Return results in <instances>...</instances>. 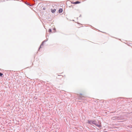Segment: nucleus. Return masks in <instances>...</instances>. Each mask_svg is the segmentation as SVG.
I'll return each mask as SVG.
<instances>
[{"label":"nucleus","instance_id":"nucleus-12","mask_svg":"<svg viewBox=\"0 0 132 132\" xmlns=\"http://www.w3.org/2000/svg\"><path fill=\"white\" fill-rule=\"evenodd\" d=\"M26 4H27V5H29V4L28 3H26Z\"/></svg>","mask_w":132,"mask_h":132},{"label":"nucleus","instance_id":"nucleus-5","mask_svg":"<svg viewBox=\"0 0 132 132\" xmlns=\"http://www.w3.org/2000/svg\"><path fill=\"white\" fill-rule=\"evenodd\" d=\"M56 11V9H51V11L52 13H54Z\"/></svg>","mask_w":132,"mask_h":132},{"label":"nucleus","instance_id":"nucleus-2","mask_svg":"<svg viewBox=\"0 0 132 132\" xmlns=\"http://www.w3.org/2000/svg\"><path fill=\"white\" fill-rule=\"evenodd\" d=\"M95 120L94 121L89 120L88 121V123L90 125H92V124L96 125V124L95 123Z\"/></svg>","mask_w":132,"mask_h":132},{"label":"nucleus","instance_id":"nucleus-13","mask_svg":"<svg viewBox=\"0 0 132 132\" xmlns=\"http://www.w3.org/2000/svg\"><path fill=\"white\" fill-rule=\"evenodd\" d=\"M103 132H107V131H104Z\"/></svg>","mask_w":132,"mask_h":132},{"label":"nucleus","instance_id":"nucleus-6","mask_svg":"<svg viewBox=\"0 0 132 132\" xmlns=\"http://www.w3.org/2000/svg\"><path fill=\"white\" fill-rule=\"evenodd\" d=\"M80 3V2H79L78 1H76L75 2H73V4H79V3Z\"/></svg>","mask_w":132,"mask_h":132},{"label":"nucleus","instance_id":"nucleus-10","mask_svg":"<svg viewBox=\"0 0 132 132\" xmlns=\"http://www.w3.org/2000/svg\"><path fill=\"white\" fill-rule=\"evenodd\" d=\"M53 30H55V31H54V32H55L56 31V29L55 28H54L53 29Z\"/></svg>","mask_w":132,"mask_h":132},{"label":"nucleus","instance_id":"nucleus-11","mask_svg":"<svg viewBox=\"0 0 132 132\" xmlns=\"http://www.w3.org/2000/svg\"><path fill=\"white\" fill-rule=\"evenodd\" d=\"M43 10H45V8L44 7L43 9Z\"/></svg>","mask_w":132,"mask_h":132},{"label":"nucleus","instance_id":"nucleus-1","mask_svg":"<svg viewBox=\"0 0 132 132\" xmlns=\"http://www.w3.org/2000/svg\"><path fill=\"white\" fill-rule=\"evenodd\" d=\"M95 123L96 124L94 125L98 127L99 128L101 127V123L98 120H95Z\"/></svg>","mask_w":132,"mask_h":132},{"label":"nucleus","instance_id":"nucleus-9","mask_svg":"<svg viewBox=\"0 0 132 132\" xmlns=\"http://www.w3.org/2000/svg\"><path fill=\"white\" fill-rule=\"evenodd\" d=\"M52 32V29H50L48 30V32Z\"/></svg>","mask_w":132,"mask_h":132},{"label":"nucleus","instance_id":"nucleus-4","mask_svg":"<svg viewBox=\"0 0 132 132\" xmlns=\"http://www.w3.org/2000/svg\"><path fill=\"white\" fill-rule=\"evenodd\" d=\"M58 12L59 13H62L63 12V9L61 8L59 9L58 11Z\"/></svg>","mask_w":132,"mask_h":132},{"label":"nucleus","instance_id":"nucleus-14","mask_svg":"<svg viewBox=\"0 0 132 132\" xmlns=\"http://www.w3.org/2000/svg\"><path fill=\"white\" fill-rule=\"evenodd\" d=\"M60 76H61L62 77H63L62 76H61V75H60Z\"/></svg>","mask_w":132,"mask_h":132},{"label":"nucleus","instance_id":"nucleus-3","mask_svg":"<svg viewBox=\"0 0 132 132\" xmlns=\"http://www.w3.org/2000/svg\"><path fill=\"white\" fill-rule=\"evenodd\" d=\"M48 40V39L47 38V39H46L45 40L43 41L42 43V44H41L40 47H39V49H38V51H39L40 49V48L41 47V46H43L44 45V43L45 42H46Z\"/></svg>","mask_w":132,"mask_h":132},{"label":"nucleus","instance_id":"nucleus-7","mask_svg":"<svg viewBox=\"0 0 132 132\" xmlns=\"http://www.w3.org/2000/svg\"><path fill=\"white\" fill-rule=\"evenodd\" d=\"M84 98L83 97H81V96H80L79 97L78 99L79 100H84Z\"/></svg>","mask_w":132,"mask_h":132},{"label":"nucleus","instance_id":"nucleus-8","mask_svg":"<svg viewBox=\"0 0 132 132\" xmlns=\"http://www.w3.org/2000/svg\"><path fill=\"white\" fill-rule=\"evenodd\" d=\"M3 74L1 72H0V76L2 77Z\"/></svg>","mask_w":132,"mask_h":132}]
</instances>
